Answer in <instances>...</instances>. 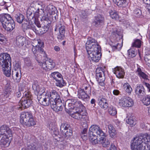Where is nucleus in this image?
I'll return each mask as SVG.
<instances>
[{
  "mask_svg": "<svg viewBox=\"0 0 150 150\" xmlns=\"http://www.w3.org/2000/svg\"><path fill=\"white\" fill-rule=\"evenodd\" d=\"M105 134L99 126L92 125L89 129V139L93 144H96L98 142V140L97 138L98 136H100L99 138V142L103 147H105L110 144V142L106 138Z\"/></svg>",
  "mask_w": 150,
  "mask_h": 150,
  "instance_id": "nucleus-1",
  "label": "nucleus"
},
{
  "mask_svg": "<svg viewBox=\"0 0 150 150\" xmlns=\"http://www.w3.org/2000/svg\"><path fill=\"white\" fill-rule=\"evenodd\" d=\"M11 59L9 54L4 53L0 54V68L7 77L11 75Z\"/></svg>",
  "mask_w": 150,
  "mask_h": 150,
  "instance_id": "nucleus-2",
  "label": "nucleus"
},
{
  "mask_svg": "<svg viewBox=\"0 0 150 150\" xmlns=\"http://www.w3.org/2000/svg\"><path fill=\"white\" fill-rule=\"evenodd\" d=\"M20 122L23 124L30 127L35 125V122L34 120L31 113L28 112H23L20 115Z\"/></svg>",
  "mask_w": 150,
  "mask_h": 150,
  "instance_id": "nucleus-3",
  "label": "nucleus"
},
{
  "mask_svg": "<svg viewBox=\"0 0 150 150\" xmlns=\"http://www.w3.org/2000/svg\"><path fill=\"white\" fill-rule=\"evenodd\" d=\"M44 59L46 61L43 62L40 61L38 60H37L39 65L41 66L42 68L45 71H48L55 67V63L51 59L48 58L47 57V54L46 56L43 57Z\"/></svg>",
  "mask_w": 150,
  "mask_h": 150,
  "instance_id": "nucleus-4",
  "label": "nucleus"
},
{
  "mask_svg": "<svg viewBox=\"0 0 150 150\" xmlns=\"http://www.w3.org/2000/svg\"><path fill=\"white\" fill-rule=\"evenodd\" d=\"M23 96L25 99L22 98L19 103L21 106V107L22 110L28 108L30 106L32 103V95L30 93L25 92L23 93Z\"/></svg>",
  "mask_w": 150,
  "mask_h": 150,
  "instance_id": "nucleus-5",
  "label": "nucleus"
},
{
  "mask_svg": "<svg viewBox=\"0 0 150 150\" xmlns=\"http://www.w3.org/2000/svg\"><path fill=\"white\" fill-rule=\"evenodd\" d=\"M144 140L142 137L134 138L133 142L131 144L132 150H144L143 149L145 148V146H143V143Z\"/></svg>",
  "mask_w": 150,
  "mask_h": 150,
  "instance_id": "nucleus-6",
  "label": "nucleus"
},
{
  "mask_svg": "<svg viewBox=\"0 0 150 150\" xmlns=\"http://www.w3.org/2000/svg\"><path fill=\"white\" fill-rule=\"evenodd\" d=\"M86 47L87 52L101 48L97 41L91 37L88 38L86 44Z\"/></svg>",
  "mask_w": 150,
  "mask_h": 150,
  "instance_id": "nucleus-7",
  "label": "nucleus"
},
{
  "mask_svg": "<svg viewBox=\"0 0 150 150\" xmlns=\"http://www.w3.org/2000/svg\"><path fill=\"white\" fill-rule=\"evenodd\" d=\"M60 130L66 138L68 139L72 136V129L68 123H62L60 126Z\"/></svg>",
  "mask_w": 150,
  "mask_h": 150,
  "instance_id": "nucleus-8",
  "label": "nucleus"
},
{
  "mask_svg": "<svg viewBox=\"0 0 150 150\" xmlns=\"http://www.w3.org/2000/svg\"><path fill=\"white\" fill-rule=\"evenodd\" d=\"M100 52L101 48H99V49L89 51L87 52V53L88 55L89 58L91 61H92L93 62H97L101 58Z\"/></svg>",
  "mask_w": 150,
  "mask_h": 150,
  "instance_id": "nucleus-9",
  "label": "nucleus"
},
{
  "mask_svg": "<svg viewBox=\"0 0 150 150\" xmlns=\"http://www.w3.org/2000/svg\"><path fill=\"white\" fill-rule=\"evenodd\" d=\"M38 45H36L35 46H33L32 48V51L35 56V59L38 60L39 59L37 58L35 54L38 53H40L41 56H46V54L45 52L44 51L42 48V47L44 45V43L42 42H38Z\"/></svg>",
  "mask_w": 150,
  "mask_h": 150,
  "instance_id": "nucleus-10",
  "label": "nucleus"
},
{
  "mask_svg": "<svg viewBox=\"0 0 150 150\" xmlns=\"http://www.w3.org/2000/svg\"><path fill=\"white\" fill-rule=\"evenodd\" d=\"M52 77L56 81V85L62 87L66 85V83L63 79L62 75L58 72H54L51 74Z\"/></svg>",
  "mask_w": 150,
  "mask_h": 150,
  "instance_id": "nucleus-11",
  "label": "nucleus"
},
{
  "mask_svg": "<svg viewBox=\"0 0 150 150\" xmlns=\"http://www.w3.org/2000/svg\"><path fill=\"white\" fill-rule=\"evenodd\" d=\"M39 102L44 106H47L50 103V101L48 93H43L41 95H38L37 97Z\"/></svg>",
  "mask_w": 150,
  "mask_h": 150,
  "instance_id": "nucleus-12",
  "label": "nucleus"
},
{
  "mask_svg": "<svg viewBox=\"0 0 150 150\" xmlns=\"http://www.w3.org/2000/svg\"><path fill=\"white\" fill-rule=\"evenodd\" d=\"M59 30V34L57 38L58 39L62 40L64 38V34L65 32V27L64 25H62L61 21H59L57 23L54 29L55 31Z\"/></svg>",
  "mask_w": 150,
  "mask_h": 150,
  "instance_id": "nucleus-13",
  "label": "nucleus"
},
{
  "mask_svg": "<svg viewBox=\"0 0 150 150\" xmlns=\"http://www.w3.org/2000/svg\"><path fill=\"white\" fill-rule=\"evenodd\" d=\"M0 136H3L6 138H9L12 136V132L7 125H4L0 127Z\"/></svg>",
  "mask_w": 150,
  "mask_h": 150,
  "instance_id": "nucleus-14",
  "label": "nucleus"
},
{
  "mask_svg": "<svg viewBox=\"0 0 150 150\" xmlns=\"http://www.w3.org/2000/svg\"><path fill=\"white\" fill-rule=\"evenodd\" d=\"M50 105L54 110L56 112L61 111L62 110L64 104L61 99H59L55 101H50Z\"/></svg>",
  "mask_w": 150,
  "mask_h": 150,
  "instance_id": "nucleus-15",
  "label": "nucleus"
},
{
  "mask_svg": "<svg viewBox=\"0 0 150 150\" xmlns=\"http://www.w3.org/2000/svg\"><path fill=\"white\" fill-rule=\"evenodd\" d=\"M104 17L99 14L95 16V19L93 21L92 24L96 27H100L104 24Z\"/></svg>",
  "mask_w": 150,
  "mask_h": 150,
  "instance_id": "nucleus-16",
  "label": "nucleus"
},
{
  "mask_svg": "<svg viewBox=\"0 0 150 150\" xmlns=\"http://www.w3.org/2000/svg\"><path fill=\"white\" fill-rule=\"evenodd\" d=\"M119 103L124 107H131L134 104L133 100L129 97H125L122 100H120Z\"/></svg>",
  "mask_w": 150,
  "mask_h": 150,
  "instance_id": "nucleus-17",
  "label": "nucleus"
},
{
  "mask_svg": "<svg viewBox=\"0 0 150 150\" xmlns=\"http://www.w3.org/2000/svg\"><path fill=\"white\" fill-rule=\"evenodd\" d=\"M145 90L144 86L141 84L137 85L135 92L137 96L139 98H142L146 95Z\"/></svg>",
  "mask_w": 150,
  "mask_h": 150,
  "instance_id": "nucleus-18",
  "label": "nucleus"
},
{
  "mask_svg": "<svg viewBox=\"0 0 150 150\" xmlns=\"http://www.w3.org/2000/svg\"><path fill=\"white\" fill-rule=\"evenodd\" d=\"M145 90L144 86L141 84L137 85L135 92L137 96L139 98H142L146 95Z\"/></svg>",
  "mask_w": 150,
  "mask_h": 150,
  "instance_id": "nucleus-19",
  "label": "nucleus"
},
{
  "mask_svg": "<svg viewBox=\"0 0 150 150\" xmlns=\"http://www.w3.org/2000/svg\"><path fill=\"white\" fill-rule=\"evenodd\" d=\"M96 78L97 81H104L105 80L104 72L102 67L98 68L96 70Z\"/></svg>",
  "mask_w": 150,
  "mask_h": 150,
  "instance_id": "nucleus-20",
  "label": "nucleus"
},
{
  "mask_svg": "<svg viewBox=\"0 0 150 150\" xmlns=\"http://www.w3.org/2000/svg\"><path fill=\"white\" fill-rule=\"evenodd\" d=\"M77 102L75 100L69 99L67 100L65 103V108L67 112H69L72 109L74 110L75 103Z\"/></svg>",
  "mask_w": 150,
  "mask_h": 150,
  "instance_id": "nucleus-21",
  "label": "nucleus"
},
{
  "mask_svg": "<svg viewBox=\"0 0 150 150\" xmlns=\"http://www.w3.org/2000/svg\"><path fill=\"white\" fill-rule=\"evenodd\" d=\"M42 20L44 21V25L42 27L41 29L42 30V32L41 31V34H44L46 33L49 29L48 26L49 24L51 23V20L48 17H46V16H44L42 17Z\"/></svg>",
  "mask_w": 150,
  "mask_h": 150,
  "instance_id": "nucleus-22",
  "label": "nucleus"
},
{
  "mask_svg": "<svg viewBox=\"0 0 150 150\" xmlns=\"http://www.w3.org/2000/svg\"><path fill=\"white\" fill-rule=\"evenodd\" d=\"M15 24L12 18L11 20L6 22L3 25V27L5 30L11 32L12 30L15 27Z\"/></svg>",
  "mask_w": 150,
  "mask_h": 150,
  "instance_id": "nucleus-23",
  "label": "nucleus"
},
{
  "mask_svg": "<svg viewBox=\"0 0 150 150\" xmlns=\"http://www.w3.org/2000/svg\"><path fill=\"white\" fill-rule=\"evenodd\" d=\"M86 112H80L75 111L71 114V115L72 117L82 121L84 120L86 117Z\"/></svg>",
  "mask_w": 150,
  "mask_h": 150,
  "instance_id": "nucleus-24",
  "label": "nucleus"
},
{
  "mask_svg": "<svg viewBox=\"0 0 150 150\" xmlns=\"http://www.w3.org/2000/svg\"><path fill=\"white\" fill-rule=\"evenodd\" d=\"M113 71L118 78L121 79L124 78L125 73L124 69L121 67H117L114 68Z\"/></svg>",
  "mask_w": 150,
  "mask_h": 150,
  "instance_id": "nucleus-25",
  "label": "nucleus"
},
{
  "mask_svg": "<svg viewBox=\"0 0 150 150\" xmlns=\"http://www.w3.org/2000/svg\"><path fill=\"white\" fill-rule=\"evenodd\" d=\"M46 10L47 14V16H46V17L49 18L50 20L51 18H52L53 17L52 16V17H51V16L56 15V13L57 11L55 7L53 6H48Z\"/></svg>",
  "mask_w": 150,
  "mask_h": 150,
  "instance_id": "nucleus-26",
  "label": "nucleus"
},
{
  "mask_svg": "<svg viewBox=\"0 0 150 150\" xmlns=\"http://www.w3.org/2000/svg\"><path fill=\"white\" fill-rule=\"evenodd\" d=\"M78 97L84 101H87L89 100L90 97L85 93L84 90L83 89H80L78 91Z\"/></svg>",
  "mask_w": 150,
  "mask_h": 150,
  "instance_id": "nucleus-27",
  "label": "nucleus"
},
{
  "mask_svg": "<svg viewBox=\"0 0 150 150\" xmlns=\"http://www.w3.org/2000/svg\"><path fill=\"white\" fill-rule=\"evenodd\" d=\"M49 94L50 100L55 101L59 99H61L58 93L54 90H52L49 93L47 92Z\"/></svg>",
  "mask_w": 150,
  "mask_h": 150,
  "instance_id": "nucleus-28",
  "label": "nucleus"
},
{
  "mask_svg": "<svg viewBox=\"0 0 150 150\" xmlns=\"http://www.w3.org/2000/svg\"><path fill=\"white\" fill-rule=\"evenodd\" d=\"M74 110L77 112H86L85 107L80 101H77L75 103Z\"/></svg>",
  "mask_w": 150,
  "mask_h": 150,
  "instance_id": "nucleus-29",
  "label": "nucleus"
},
{
  "mask_svg": "<svg viewBox=\"0 0 150 150\" xmlns=\"http://www.w3.org/2000/svg\"><path fill=\"white\" fill-rule=\"evenodd\" d=\"M12 19V17L8 14H0V22L3 25L9 20Z\"/></svg>",
  "mask_w": 150,
  "mask_h": 150,
  "instance_id": "nucleus-30",
  "label": "nucleus"
},
{
  "mask_svg": "<svg viewBox=\"0 0 150 150\" xmlns=\"http://www.w3.org/2000/svg\"><path fill=\"white\" fill-rule=\"evenodd\" d=\"M98 101V105L102 108L105 110L108 108V104L105 99L104 98H99Z\"/></svg>",
  "mask_w": 150,
  "mask_h": 150,
  "instance_id": "nucleus-31",
  "label": "nucleus"
},
{
  "mask_svg": "<svg viewBox=\"0 0 150 150\" xmlns=\"http://www.w3.org/2000/svg\"><path fill=\"white\" fill-rule=\"evenodd\" d=\"M37 144L36 143H28L27 146L23 147L21 150H37Z\"/></svg>",
  "mask_w": 150,
  "mask_h": 150,
  "instance_id": "nucleus-32",
  "label": "nucleus"
},
{
  "mask_svg": "<svg viewBox=\"0 0 150 150\" xmlns=\"http://www.w3.org/2000/svg\"><path fill=\"white\" fill-rule=\"evenodd\" d=\"M127 0H113L114 3L120 7H125L127 5Z\"/></svg>",
  "mask_w": 150,
  "mask_h": 150,
  "instance_id": "nucleus-33",
  "label": "nucleus"
},
{
  "mask_svg": "<svg viewBox=\"0 0 150 150\" xmlns=\"http://www.w3.org/2000/svg\"><path fill=\"white\" fill-rule=\"evenodd\" d=\"M25 39L21 36H18L16 37V44L17 46L19 47L23 46L25 42Z\"/></svg>",
  "mask_w": 150,
  "mask_h": 150,
  "instance_id": "nucleus-34",
  "label": "nucleus"
},
{
  "mask_svg": "<svg viewBox=\"0 0 150 150\" xmlns=\"http://www.w3.org/2000/svg\"><path fill=\"white\" fill-rule=\"evenodd\" d=\"M8 139L4 137H2L0 140V145L2 147H6L9 145L10 142Z\"/></svg>",
  "mask_w": 150,
  "mask_h": 150,
  "instance_id": "nucleus-35",
  "label": "nucleus"
},
{
  "mask_svg": "<svg viewBox=\"0 0 150 150\" xmlns=\"http://www.w3.org/2000/svg\"><path fill=\"white\" fill-rule=\"evenodd\" d=\"M109 133L110 136L112 138H114L116 135V131L115 128L112 125H109L108 126Z\"/></svg>",
  "mask_w": 150,
  "mask_h": 150,
  "instance_id": "nucleus-36",
  "label": "nucleus"
},
{
  "mask_svg": "<svg viewBox=\"0 0 150 150\" xmlns=\"http://www.w3.org/2000/svg\"><path fill=\"white\" fill-rule=\"evenodd\" d=\"M137 73L141 79H143L145 80H148V76L142 71L141 69L138 68L137 70Z\"/></svg>",
  "mask_w": 150,
  "mask_h": 150,
  "instance_id": "nucleus-37",
  "label": "nucleus"
},
{
  "mask_svg": "<svg viewBox=\"0 0 150 150\" xmlns=\"http://www.w3.org/2000/svg\"><path fill=\"white\" fill-rule=\"evenodd\" d=\"M49 129L52 134L54 135L55 136H57L59 134V132L58 129L54 125H53L52 124H50L49 125Z\"/></svg>",
  "mask_w": 150,
  "mask_h": 150,
  "instance_id": "nucleus-38",
  "label": "nucleus"
},
{
  "mask_svg": "<svg viewBox=\"0 0 150 150\" xmlns=\"http://www.w3.org/2000/svg\"><path fill=\"white\" fill-rule=\"evenodd\" d=\"M110 17L112 19L115 20H118L119 18V16L118 13L115 11L111 10L109 11Z\"/></svg>",
  "mask_w": 150,
  "mask_h": 150,
  "instance_id": "nucleus-39",
  "label": "nucleus"
},
{
  "mask_svg": "<svg viewBox=\"0 0 150 150\" xmlns=\"http://www.w3.org/2000/svg\"><path fill=\"white\" fill-rule=\"evenodd\" d=\"M12 77L13 79H15L16 81L19 82L21 79V75H19V73L18 71L16 70H14L13 71L12 73Z\"/></svg>",
  "mask_w": 150,
  "mask_h": 150,
  "instance_id": "nucleus-40",
  "label": "nucleus"
},
{
  "mask_svg": "<svg viewBox=\"0 0 150 150\" xmlns=\"http://www.w3.org/2000/svg\"><path fill=\"white\" fill-rule=\"evenodd\" d=\"M15 18L17 21L20 23H21L24 20L25 21L24 19V16L21 13L16 14L15 16Z\"/></svg>",
  "mask_w": 150,
  "mask_h": 150,
  "instance_id": "nucleus-41",
  "label": "nucleus"
},
{
  "mask_svg": "<svg viewBox=\"0 0 150 150\" xmlns=\"http://www.w3.org/2000/svg\"><path fill=\"white\" fill-rule=\"evenodd\" d=\"M128 53L129 57L133 58L135 57L137 54V52L136 50L133 48L128 50Z\"/></svg>",
  "mask_w": 150,
  "mask_h": 150,
  "instance_id": "nucleus-42",
  "label": "nucleus"
},
{
  "mask_svg": "<svg viewBox=\"0 0 150 150\" xmlns=\"http://www.w3.org/2000/svg\"><path fill=\"white\" fill-rule=\"evenodd\" d=\"M108 112L109 114L111 115L114 116L117 113L116 108L112 106H110L108 109Z\"/></svg>",
  "mask_w": 150,
  "mask_h": 150,
  "instance_id": "nucleus-43",
  "label": "nucleus"
},
{
  "mask_svg": "<svg viewBox=\"0 0 150 150\" xmlns=\"http://www.w3.org/2000/svg\"><path fill=\"white\" fill-rule=\"evenodd\" d=\"M123 88L128 93H131L132 90L130 85L127 83H124Z\"/></svg>",
  "mask_w": 150,
  "mask_h": 150,
  "instance_id": "nucleus-44",
  "label": "nucleus"
},
{
  "mask_svg": "<svg viewBox=\"0 0 150 150\" xmlns=\"http://www.w3.org/2000/svg\"><path fill=\"white\" fill-rule=\"evenodd\" d=\"M34 8H29L27 11V17H30L31 16L32 18H33L34 16L35 11L33 9Z\"/></svg>",
  "mask_w": 150,
  "mask_h": 150,
  "instance_id": "nucleus-45",
  "label": "nucleus"
},
{
  "mask_svg": "<svg viewBox=\"0 0 150 150\" xmlns=\"http://www.w3.org/2000/svg\"><path fill=\"white\" fill-rule=\"evenodd\" d=\"M144 60L149 67H150V53H146L144 56Z\"/></svg>",
  "mask_w": 150,
  "mask_h": 150,
  "instance_id": "nucleus-46",
  "label": "nucleus"
},
{
  "mask_svg": "<svg viewBox=\"0 0 150 150\" xmlns=\"http://www.w3.org/2000/svg\"><path fill=\"white\" fill-rule=\"evenodd\" d=\"M141 42L140 40L136 39L132 44V46L133 47L139 48L141 46Z\"/></svg>",
  "mask_w": 150,
  "mask_h": 150,
  "instance_id": "nucleus-47",
  "label": "nucleus"
},
{
  "mask_svg": "<svg viewBox=\"0 0 150 150\" xmlns=\"http://www.w3.org/2000/svg\"><path fill=\"white\" fill-rule=\"evenodd\" d=\"M142 102L144 105L148 106L150 104V96L144 98L142 100Z\"/></svg>",
  "mask_w": 150,
  "mask_h": 150,
  "instance_id": "nucleus-48",
  "label": "nucleus"
},
{
  "mask_svg": "<svg viewBox=\"0 0 150 150\" xmlns=\"http://www.w3.org/2000/svg\"><path fill=\"white\" fill-rule=\"evenodd\" d=\"M134 16L137 17H140L142 14L141 10L139 8H136L134 11Z\"/></svg>",
  "mask_w": 150,
  "mask_h": 150,
  "instance_id": "nucleus-49",
  "label": "nucleus"
},
{
  "mask_svg": "<svg viewBox=\"0 0 150 150\" xmlns=\"http://www.w3.org/2000/svg\"><path fill=\"white\" fill-rule=\"evenodd\" d=\"M22 27L24 29L27 30L31 28V25L30 24L29 22L26 20L25 22L24 23L22 24Z\"/></svg>",
  "mask_w": 150,
  "mask_h": 150,
  "instance_id": "nucleus-50",
  "label": "nucleus"
},
{
  "mask_svg": "<svg viewBox=\"0 0 150 150\" xmlns=\"http://www.w3.org/2000/svg\"><path fill=\"white\" fill-rule=\"evenodd\" d=\"M126 121L127 123L128 124L130 125H134V122L132 118V116H130L129 117H127Z\"/></svg>",
  "mask_w": 150,
  "mask_h": 150,
  "instance_id": "nucleus-51",
  "label": "nucleus"
},
{
  "mask_svg": "<svg viewBox=\"0 0 150 150\" xmlns=\"http://www.w3.org/2000/svg\"><path fill=\"white\" fill-rule=\"evenodd\" d=\"M143 137L144 138V139L145 138H146V139L147 140L146 142H149V143L148 145H149L148 146L149 148H150V135H148L146 133L144 135Z\"/></svg>",
  "mask_w": 150,
  "mask_h": 150,
  "instance_id": "nucleus-52",
  "label": "nucleus"
},
{
  "mask_svg": "<svg viewBox=\"0 0 150 150\" xmlns=\"http://www.w3.org/2000/svg\"><path fill=\"white\" fill-rule=\"evenodd\" d=\"M39 87L38 84L37 82H35L33 84L32 88L33 90L36 91L37 92L38 91Z\"/></svg>",
  "mask_w": 150,
  "mask_h": 150,
  "instance_id": "nucleus-53",
  "label": "nucleus"
},
{
  "mask_svg": "<svg viewBox=\"0 0 150 150\" xmlns=\"http://www.w3.org/2000/svg\"><path fill=\"white\" fill-rule=\"evenodd\" d=\"M6 40V39L4 35L0 34V43L3 44L5 43Z\"/></svg>",
  "mask_w": 150,
  "mask_h": 150,
  "instance_id": "nucleus-54",
  "label": "nucleus"
},
{
  "mask_svg": "<svg viewBox=\"0 0 150 150\" xmlns=\"http://www.w3.org/2000/svg\"><path fill=\"white\" fill-rule=\"evenodd\" d=\"M45 88L44 87H42L40 88H39L38 91H37V92L38 93V95H41L43 93H47L45 92Z\"/></svg>",
  "mask_w": 150,
  "mask_h": 150,
  "instance_id": "nucleus-55",
  "label": "nucleus"
},
{
  "mask_svg": "<svg viewBox=\"0 0 150 150\" xmlns=\"http://www.w3.org/2000/svg\"><path fill=\"white\" fill-rule=\"evenodd\" d=\"M25 64L28 67L31 66V63L29 58H27L25 59Z\"/></svg>",
  "mask_w": 150,
  "mask_h": 150,
  "instance_id": "nucleus-56",
  "label": "nucleus"
},
{
  "mask_svg": "<svg viewBox=\"0 0 150 150\" xmlns=\"http://www.w3.org/2000/svg\"><path fill=\"white\" fill-rule=\"evenodd\" d=\"M81 14L82 16L84 17H86L88 14L87 11L86 10H82L81 11Z\"/></svg>",
  "mask_w": 150,
  "mask_h": 150,
  "instance_id": "nucleus-57",
  "label": "nucleus"
},
{
  "mask_svg": "<svg viewBox=\"0 0 150 150\" xmlns=\"http://www.w3.org/2000/svg\"><path fill=\"white\" fill-rule=\"evenodd\" d=\"M84 91L88 95L91 94V88L90 86H88V89L84 90Z\"/></svg>",
  "mask_w": 150,
  "mask_h": 150,
  "instance_id": "nucleus-58",
  "label": "nucleus"
},
{
  "mask_svg": "<svg viewBox=\"0 0 150 150\" xmlns=\"http://www.w3.org/2000/svg\"><path fill=\"white\" fill-rule=\"evenodd\" d=\"M108 150H117V149L113 144H111L109 148V149Z\"/></svg>",
  "mask_w": 150,
  "mask_h": 150,
  "instance_id": "nucleus-59",
  "label": "nucleus"
},
{
  "mask_svg": "<svg viewBox=\"0 0 150 150\" xmlns=\"http://www.w3.org/2000/svg\"><path fill=\"white\" fill-rule=\"evenodd\" d=\"M21 96V93L20 91L16 92L14 93L15 97H16L17 98H19Z\"/></svg>",
  "mask_w": 150,
  "mask_h": 150,
  "instance_id": "nucleus-60",
  "label": "nucleus"
},
{
  "mask_svg": "<svg viewBox=\"0 0 150 150\" xmlns=\"http://www.w3.org/2000/svg\"><path fill=\"white\" fill-rule=\"evenodd\" d=\"M30 29H32L34 32L36 33H39V32H38V30L36 29V27L34 25L33 26V25H31V28Z\"/></svg>",
  "mask_w": 150,
  "mask_h": 150,
  "instance_id": "nucleus-61",
  "label": "nucleus"
},
{
  "mask_svg": "<svg viewBox=\"0 0 150 150\" xmlns=\"http://www.w3.org/2000/svg\"><path fill=\"white\" fill-rule=\"evenodd\" d=\"M87 134H81V136L82 138L84 140L87 139Z\"/></svg>",
  "mask_w": 150,
  "mask_h": 150,
  "instance_id": "nucleus-62",
  "label": "nucleus"
},
{
  "mask_svg": "<svg viewBox=\"0 0 150 150\" xmlns=\"http://www.w3.org/2000/svg\"><path fill=\"white\" fill-rule=\"evenodd\" d=\"M142 83L148 89L149 91L150 92V84L144 82H143Z\"/></svg>",
  "mask_w": 150,
  "mask_h": 150,
  "instance_id": "nucleus-63",
  "label": "nucleus"
},
{
  "mask_svg": "<svg viewBox=\"0 0 150 150\" xmlns=\"http://www.w3.org/2000/svg\"><path fill=\"white\" fill-rule=\"evenodd\" d=\"M141 127L143 129H146L147 127V126L146 124L144 123H142L141 124Z\"/></svg>",
  "mask_w": 150,
  "mask_h": 150,
  "instance_id": "nucleus-64",
  "label": "nucleus"
}]
</instances>
